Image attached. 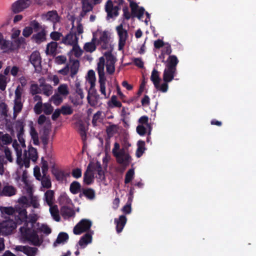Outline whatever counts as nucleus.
Wrapping results in <instances>:
<instances>
[{
  "label": "nucleus",
  "instance_id": "obj_1",
  "mask_svg": "<svg viewBox=\"0 0 256 256\" xmlns=\"http://www.w3.org/2000/svg\"><path fill=\"white\" fill-rule=\"evenodd\" d=\"M28 219V220H26L24 225L20 228L22 236L32 244L35 246H40V242L38 230L34 228L38 220L37 216L36 214L30 215Z\"/></svg>",
  "mask_w": 256,
  "mask_h": 256
},
{
  "label": "nucleus",
  "instance_id": "obj_2",
  "mask_svg": "<svg viewBox=\"0 0 256 256\" xmlns=\"http://www.w3.org/2000/svg\"><path fill=\"white\" fill-rule=\"evenodd\" d=\"M16 163L22 168L24 166L26 168L30 166V160L33 162H36L38 158V154L37 150L32 147L31 145L28 146V152L24 150V158H22V149L16 148Z\"/></svg>",
  "mask_w": 256,
  "mask_h": 256
},
{
  "label": "nucleus",
  "instance_id": "obj_3",
  "mask_svg": "<svg viewBox=\"0 0 256 256\" xmlns=\"http://www.w3.org/2000/svg\"><path fill=\"white\" fill-rule=\"evenodd\" d=\"M120 148L119 144L118 142H115L114 148L112 150V154L116 158L118 163L122 165L124 167H126L129 166L132 160V158L124 149L120 150L119 152H118Z\"/></svg>",
  "mask_w": 256,
  "mask_h": 256
},
{
  "label": "nucleus",
  "instance_id": "obj_4",
  "mask_svg": "<svg viewBox=\"0 0 256 256\" xmlns=\"http://www.w3.org/2000/svg\"><path fill=\"white\" fill-rule=\"evenodd\" d=\"M92 226V222L88 219H82L74 227L73 232L74 234L80 235L83 232L90 231Z\"/></svg>",
  "mask_w": 256,
  "mask_h": 256
},
{
  "label": "nucleus",
  "instance_id": "obj_5",
  "mask_svg": "<svg viewBox=\"0 0 256 256\" xmlns=\"http://www.w3.org/2000/svg\"><path fill=\"white\" fill-rule=\"evenodd\" d=\"M16 228V224L12 220L8 219L0 222V235L7 236L12 234Z\"/></svg>",
  "mask_w": 256,
  "mask_h": 256
},
{
  "label": "nucleus",
  "instance_id": "obj_6",
  "mask_svg": "<svg viewBox=\"0 0 256 256\" xmlns=\"http://www.w3.org/2000/svg\"><path fill=\"white\" fill-rule=\"evenodd\" d=\"M116 30L119 38L118 50H122L124 49L126 40L128 38V33L127 30L123 28L122 24L116 26Z\"/></svg>",
  "mask_w": 256,
  "mask_h": 256
},
{
  "label": "nucleus",
  "instance_id": "obj_7",
  "mask_svg": "<svg viewBox=\"0 0 256 256\" xmlns=\"http://www.w3.org/2000/svg\"><path fill=\"white\" fill-rule=\"evenodd\" d=\"M120 8L118 6H114L112 2L108 0L105 6V10L107 12V19L112 18L118 16V11Z\"/></svg>",
  "mask_w": 256,
  "mask_h": 256
},
{
  "label": "nucleus",
  "instance_id": "obj_8",
  "mask_svg": "<svg viewBox=\"0 0 256 256\" xmlns=\"http://www.w3.org/2000/svg\"><path fill=\"white\" fill-rule=\"evenodd\" d=\"M31 3V0H18L12 4V10L14 14H18L28 8Z\"/></svg>",
  "mask_w": 256,
  "mask_h": 256
},
{
  "label": "nucleus",
  "instance_id": "obj_9",
  "mask_svg": "<svg viewBox=\"0 0 256 256\" xmlns=\"http://www.w3.org/2000/svg\"><path fill=\"white\" fill-rule=\"evenodd\" d=\"M15 220L16 222H14L17 224H20L23 222H25L26 220L28 219L27 212L25 208L22 207H18L16 208L15 210Z\"/></svg>",
  "mask_w": 256,
  "mask_h": 256
},
{
  "label": "nucleus",
  "instance_id": "obj_10",
  "mask_svg": "<svg viewBox=\"0 0 256 256\" xmlns=\"http://www.w3.org/2000/svg\"><path fill=\"white\" fill-rule=\"evenodd\" d=\"M94 175L92 168V164L90 162L84 174L83 182L86 185H90L94 182Z\"/></svg>",
  "mask_w": 256,
  "mask_h": 256
},
{
  "label": "nucleus",
  "instance_id": "obj_11",
  "mask_svg": "<svg viewBox=\"0 0 256 256\" xmlns=\"http://www.w3.org/2000/svg\"><path fill=\"white\" fill-rule=\"evenodd\" d=\"M30 61L36 70L42 69V58L38 51L35 50L32 53L30 56Z\"/></svg>",
  "mask_w": 256,
  "mask_h": 256
},
{
  "label": "nucleus",
  "instance_id": "obj_12",
  "mask_svg": "<svg viewBox=\"0 0 256 256\" xmlns=\"http://www.w3.org/2000/svg\"><path fill=\"white\" fill-rule=\"evenodd\" d=\"M94 231L90 230L86 232L80 239L78 244L81 248H85L88 244L92 242Z\"/></svg>",
  "mask_w": 256,
  "mask_h": 256
},
{
  "label": "nucleus",
  "instance_id": "obj_13",
  "mask_svg": "<svg viewBox=\"0 0 256 256\" xmlns=\"http://www.w3.org/2000/svg\"><path fill=\"white\" fill-rule=\"evenodd\" d=\"M130 7L131 8L132 15V17H137L139 20H140L144 12V8L143 7H140L139 9L138 4L132 2H130Z\"/></svg>",
  "mask_w": 256,
  "mask_h": 256
},
{
  "label": "nucleus",
  "instance_id": "obj_14",
  "mask_svg": "<svg viewBox=\"0 0 256 256\" xmlns=\"http://www.w3.org/2000/svg\"><path fill=\"white\" fill-rule=\"evenodd\" d=\"M16 250L22 252L28 256H35L37 252L38 248L26 246H18L16 247Z\"/></svg>",
  "mask_w": 256,
  "mask_h": 256
},
{
  "label": "nucleus",
  "instance_id": "obj_15",
  "mask_svg": "<svg viewBox=\"0 0 256 256\" xmlns=\"http://www.w3.org/2000/svg\"><path fill=\"white\" fill-rule=\"evenodd\" d=\"M78 38L75 33L70 32L62 39V42L70 46H74L78 43Z\"/></svg>",
  "mask_w": 256,
  "mask_h": 256
},
{
  "label": "nucleus",
  "instance_id": "obj_16",
  "mask_svg": "<svg viewBox=\"0 0 256 256\" xmlns=\"http://www.w3.org/2000/svg\"><path fill=\"white\" fill-rule=\"evenodd\" d=\"M32 41L37 44H40L46 40V31L42 28L40 32L34 34L31 38Z\"/></svg>",
  "mask_w": 256,
  "mask_h": 256
},
{
  "label": "nucleus",
  "instance_id": "obj_17",
  "mask_svg": "<svg viewBox=\"0 0 256 256\" xmlns=\"http://www.w3.org/2000/svg\"><path fill=\"white\" fill-rule=\"evenodd\" d=\"M52 174L54 176L56 179L60 182L66 180L67 177L70 176V173L65 172L64 170L57 168H54L52 170Z\"/></svg>",
  "mask_w": 256,
  "mask_h": 256
},
{
  "label": "nucleus",
  "instance_id": "obj_18",
  "mask_svg": "<svg viewBox=\"0 0 256 256\" xmlns=\"http://www.w3.org/2000/svg\"><path fill=\"white\" fill-rule=\"evenodd\" d=\"M12 136L8 134H4L2 132H0V150H2L3 148H5L4 146L10 144L12 142Z\"/></svg>",
  "mask_w": 256,
  "mask_h": 256
},
{
  "label": "nucleus",
  "instance_id": "obj_19",
  "mask_svg": "<svg viewBox=\"0 0 256 256\" xmlns=\"http://www.w3.org/2000/svg\"><path fill=\"white\" fill-rule=\"evenodd\" d=\"M16 189L8 184L5 185L0 193L1 196H11L16 194Z\"/></svg>",
  "mask_w": 256,
  "mask_h": 256
},
{
  "label": "nucleus",
  "instance_id": "obj_20",
  "mask_svg": "<svg viewBox=\"0 0 256 256\" xmlns=\"http://www.w3.org/2000/svg\"><path fill=\"white\" fill-rule=\"evenodd\" d=\"M176 70L166 68L163 74L164 81L166 82L172 81L176 75Z\"/></svg>",
  "mask_w": 256,
  "mask_h": 256
},
{
  "label": "nucleus",
  "instance_id": "obj_21",
  "mask_svg": "<svg viewBox=\"0 0 256 256\" xmlns=\"http://www.w3.org/2000/svg\"><path fill=\"white\" fill-rule=\"evenodd\" d=\"M127 218L124 215H121L118 218L114 219V222L116 224V230L118 233L122 232L124 226L126 224Z\"/></svg>",
  "mask_w": 256,
  "mask_h": 256
},
{
  "label": "nucleus",
  "instance_id": "obj_22",
  "mask_svg": "<svg viewBox=\"0 0 256 256\" xmlns=\"http://www.w3.org/2000/svg\"><path fill=\"white\" fill-rule=\"evenodd\" d=\"M109 37L108 32L106 31L103 32L100 37L98 42L101 44L103 50H106L108 48Z\"/></svg>",
  "mask_w": 256,
  "mask_h": 256
},
{
  "label": "nucleus",
  "instance_id": "obj_23",
  "mask_svg": "<svg viewBox=\"0 0 256 256\" xmlns=\"http://www.w3.org/2000/svg\"><path fill=\"white\" fill-rule=\"evenodd\" d=\"M44 200L48 206L53 205L55 201L54 191L50 190H47L44 193Z\"/></svg>",
  "mask_w": 256,
  "mask_h": 256
},
{
  "label": "nucleus",
  "instance_id": "obj_24",
  "mask_svg": "<svg viewBox=\"0 0 256 256\" xmlns=\"http://www.w3.org/2000/svg\"><path fill=\"white\" fill-rule=\"evenodd\" d=\"M43 16H45L47 20L50 21L54 24L58 22L60 20L58 14L55 10L48 11Z\"/></svg>",
  "mask_w": 256,
  "mask_h": 256
},
{
  "label": "nucleus",
  "instance_id": "obj_25",
  "mask_svg": "<svg viewBox=\"0 0 256 256\" xmlns=\"http://www.w3.org/2000/svg\"><path fill=\"white\" fill-rule=\"evenodd\" d=\"M12 43L10 40H7L4 39L2 34L0 33V48L4 50V52H6L8 50H12Z\"/></svg>",
  "mask_w": 256,
  "mask_h": 256
},
{
  "label": "nucleus",
  "instance_id": "obj_26",
  "mask_svg": "<svg viewBox=\"0 0 256 256\" xmlns=\"http://www.w3.org/2000/svg\"><path fill=\"white\" fill-rule=\"evenodd\" d=\"M166 62V68L176 70V66L178 63V60L175 55L169 56Z\"/></svg>",
  "mask_w": 256,
  "mask_h": 256
},
{
  "label": "nucleus",
  "instance_id": "obj_27",
  "mask_svg": "<svg viewBox=\"0 0 256 256\" xmlns=\"http://www.w3.org/2000/svg\"><path fill=\"white\" fill-rule=\"evenodd\" d=\"M82 196H85L88 200H93L96 197V192L92 188H83L82 193L79 194V196L82 198Z\"/></svg>",
  "mask_w": 256,
  "mask_h": 256
},
{
  "label": "nucleus",
  "instance_id": "obj_28",
  "mask_svg": "<svg viewBox=\"0 0 256 256\" xmlns=\"http://www.w3.org/2000/svg\"><path fill=\"white\" fill-rule=\"evenodd\" d=\"M60 212L62 217L66 218H68L75 214L74 210L66 206H63L60 208Z\"/></svg>",
  "mask_w": 256,
  "mask_h": 256
},
{
  "label": "nucleus",
  "instance_id": "obj_29",
  "mask_svg": "<svg viewBox=\"0 0 256 256\" xmlns=\"http://www.w3.org/2000/svg\"><path fill=\"white\" fill-rule=\"evenodd\" d=\"M105 60L104 57H100L99 58V62L98 63L97 70L98 74V78H105L104 68Z\"/></svg>",
  "mask_w": 256,
  "mask_h": 256
},
{
  "label": "nucleus",
  "instance_id": "obj_30",
  "mask_svg": "<svg viewBox=\"0 0 256 256\" xmlns=\"http://www.w3.org/2000/svg\"><path fill=\"white\" fill-rule=\"evenodd\" d=\"M92 168L94 170V172L96 170L97 172L98 176L96 177L100 180H104L106 178L104 172L102 170L101 164L100 162H97L96 164L95 167H92Z\"/></svg>",
  "mask_w": 256,
  "mask_h": 256
},
{
  "label": "nucleus",
  "instance_id": "obj_31",
  "mask_svg": "<svg viewBox=\"0 0 256 256\" xmlns=\"http://www.w3.org/2000/svg\"><path fill=\"white\" fill-rule=\"evenodd\" d=\"M22 181L24 182L26 188L27 192L30 194H32V188L28 179V173L26 170L23 172L22 178Z\"/></svg>",
  "mask_w": 256,
  "mask_h": 256
},
{
  "label": "nucleus",
  "instance_id": "obj_32",
  "mask_svg": "<svg viewBox=\"0 0 256 256\" xmlns=\"http://www.w3.org/2000/svg\"><path fill=\"white\" fill-rule=\"evenodd\" d=\"M150 80L153 82L155 88H158V84H160L161 79L160 77L159 72L155 68H154L152 72Z\"/></svg>",
  "mask_w": 256,
  "mask_h": 256
},
{
  "label": "nucleus",
  "instance_id": "obj_33",
  "mask_svg": "<svg viewBox=\"0 0 256 256\" xmlns=\"http://www.w3.org/2000/svg\"><path fill=\"white\" fill-rule=\"evenodd\" d=\"M80 67V62L78 60H72V64L70 68V76L71 78H74L77 74Z\"/></svg>",
  "mask_w": 256,
  "mask_h": 256
},
{
  "label": "nucleus",
  "instance_id": "obj_34",
  "mask_svg": "<svg viewBox=\"0 0 256 256\" xmlns=\"http://www.w3.org/2000/svg\"><path fill=\"white\" fill-rule=\"evenodd\" d=\"M96 42V38L94 36L90 42H86L84 44V50L87 52H94L96 48L95 44Z\"/></svg>",
  "mask_w": 256,
  "mask_h": 256
},
{
  "label": "nucleus",
  "instance_id": "obj_35",
  "mask_svg": "<svg viewBox=\"0 0 256 256\" xmlns=\"http://www.w3.org/2000/svg\"><path fill=\"white\" fill-rule=\"evenodd\" d=\"M58 48V43L52 42L48 44L46 52L47 54H56Z\"/></svg>",
  "mask_w": 256,
  "mask_h": 256
},
{
  "label": "nucleus",
  "instance_id": "obj_36",
  "mask_svg": "<svg viewBox=\"0 0 256 256\" xmlns=\"http://www.w3.org/2000/svg\"><path fill=\"white\" fill-rule=\"evenodd\" d=\"M50 206V212L53 218L56 222L60 220V216L59 214V210L56 205Z\"/></svg>",
  "mask_w": 256,
  "mask_h": 256
},
{
  "label": "nucleus",
  "instance_id": "obj_37",
  "mask_svg": "<svg viewBox=\"0 0 256 256\" xmlns=\"http://www.w3.org/2000/svg\"><path fill=\"white\" fill-rule=\"evenodd\" d=\"M25 39L22 37L18 38H16L13 42H12V50H15L18 49L22 44H25Z\"/></svg>",
  "mask_w": 256,
  "mask_h": 256
},
{
  "label": "nucleus",
  "instance_id": "obj_38",
  "mask_svg": "<svg viewBox=\"0 0 256 256\" xmlns=\"http://www.w3.org/2000/svg\"><path fill=\"white\" fill-rule=\"evenodd\" d=\"M58 202L60 205L66 206L72 203L71 199L66 194L64 193L60 196L58 198Z\"/></svg>",
  "mask_w": 256,
  "mask_h": 256
},
{
  "label": "nucleus",
  "instance_id": "obj_39",
  "mask_svg": "<svg viewBox=\"0 0 256 256\" xmlns=\"http://www.w3.org/2000/svg\"><path fill=\"white\" fill-rule=\"evenodd\" d=\"M58 93L62 96H66L70 93L68 86L66 84H61L58 88Z\"/></svg>",
  "mask_w": 256,
  "mask_h": 256
},
{
  "label": "nucleus",
  "instance_id": "obj_40",
  "mask_svg": "<svg viewBox=\"0 0 256 256\" xmlns=\"http://www.w3.org/2000/svg\"><path fill=\"white\" fill-rule=\"evenodd\" d=\"M145 142L143 140H139L138 142V148L136 151V156L140 158L145 150Z\"/></svg>",
  "mask_w": 256,
  "mask_h": 256
},
{
  "label": "nucleus",
  "instance_id": "obj_41",
  "mask_svg": "<svg viewBox=\"0 0 256 256\" xmlns=\"http://www.w3.org/2000/svg\"><path fill=\"white\" fill-rule=\"evenodd\" d=\"M81 185L80 183L77 181H74L71 183L70 186V192L72 194H76L80 192Z\"/></svg>",
  "mask_w": 256,
  "mask_h": 256
},
{
  "label": "nucleus",
  "instance_id": "obj_42",
  "mask_svg": "<svg viewBox=\"0 0 256 256\" xmlns=\"http://www.w3.org/2000/svg\"><path fill=\"white\" fill-rule=\"evenodd\" d=\"M93 6L91 4V2L88 0H82V10L84 14H86L88 12L92 10Z\"/></svg>",
  "mask_w": 256,
  "mask_h": 256
},
{
  "label": "nucleus",
  "instance_id": "obj_43",
  "mask_svg": "<svg viewBox=\"0 0 256 256\" xmlns=\"http://www.w3.org/2000/svg\"><path fill=\"white\" fill-rule=\"evenodd\" d=\"M23 107V104L22 100H14V114L16 116V114L20 113Z\"/></svg>",
  "mask_w": 256,
  "mask_h": 256
},
{
  "label": "nucleus",
  "instance_id": "obj_44",
  "mask_svg": "<svg viewBox=\"0 0 256 256\" xmlns=\"http://www.w3.org/2000/svg\"><path fill=\"white\" fill-rule=\"evenodd\" d=\"M106 78H98V82L100 84V91L103 94L105 98H108L106 92Z\"/></svg>",
  "mask_w": 256,
  "mask_h": 256
},
{
  "label": "nucleus",
  "instance_id": "obj_45",
  "mask_svg": "<svg viewBox=\"0 0 256 256\" xmlns=\"http://www.w3.org/2000/svg\"><path fill=\"white\" fill-rule=\"evenodd\" d=\"M41 184L42 187L50 188L52 187V182L50 178L46 175H43L41 178Z\"/></svg>",
  "mask_w": 256,
  "mask_h": 256
},
{
  "label": "nucleus",
  "instance_id": "obj_46",
  "mask_svg": "<svg viewBox=\"0 0 256 256\" xmlns=\"http://www.w3.org/2000/svg\"><path fill=\"white\" fill-rule=\"evenodd\" d=\"M51 102L56 106L60 105L63 101V98L62 96L56 93L50 98Z\"/></svg>",
  "mask_w": 256,
  "mask_h": 256
},
{
  "label": "nucleus",
  "instance_id": "obj_47",
  "mask_svg": "<svg viewBox=\"0 0 256 256\" xmlns=\"http://www.w3.org/2000/svg\"><path fill=\"white\" fill-rule=\"evenodd\" d=\"M104 55L106 58V64H115L116 61V59L112 55V51H108L105 52Z\"/></svg>",
  "mask_w": 256,
  "mask_h": 256
},
{
  "label": "nucleus",
  "instance_id": "obj_48",
  "mask_svg": "<svg viewBox=\"0 0 256 256\" xmlns=\"http://www.w3.org/2000/svg\"><path fill=\"white\" fill-rule=\"evenodd\" d=\"M88 82L92 85V87L95 86V82L96 78L94 72L91 70H88Z\"/></svg>",
  "mask_w": 256,
  "mask_h": 256
},
{
  "label": "nucleus",
  "instance_id": "obj_49",
  "mask_svg": "<svg viewBox=\"0 0 256 256\" xmlns=\"http://www.w3.org/2000/svg\"><path fill=\"white\" fill-rule=\"evenodd\" d=\"M102 112L100 110L98 111L96 114H94L92 120V124L94 126H96L98 122H101L102 118H100L102 116Z\"/></svg>",
  "mask_w": 256,
  "mask_h": 256
},
{
  "label": "nucleus",
  "instance_id": "obj_50",
  "mask_svg": "<svg viewBox=\"0 0 256 256\" xmlns=\"http://www.w3.org/2000/svg\"><path fill=\"white\" fill-rule=\"evenodd\" d=\"M100 98V96L98 94L92 96V98H90V96H87L88 102L92 106H96Z\"/></svg>",
  "mask_w": 256,
  "mask_h": 256
},
{
  "label": "nucleus",
  "instance_id": "obj_51",
  "mask_svg": "<svg viewBox=\"0 0 256 256\" xmlns=\"http://www.w3.org/2000/svg\"><path fill=\"white\" fill-rule=\"evenodd\" d=\"M24 92V88L20 85L18 86L14 91V100H22V96Z\"/></svg>",
  "mask_w": 256,
  "mask_h": 256
},
{
  "label": "nucleus",
  "instance_id": "obj_52",
  "mask_svg": "<svg viewBox=\"0 0 256 256\" xmlns=\"http://www.w3.org/2000/svg\"><path fill=\"white\" fill-rule=\"evenodd\" d=\"M68 239V235L64 232H60L56 240V242L58 244H60L66 242Z\"/></svg>",
  "mask_w": 256,
  "mask_h": 256
},
{
  "label": "nucleus",
  "instance_id": "obj_53",
  "mask_svg": "<svg viewBox=\"0 0 256 256\" xmlns=\"http://www.w3.org/2000/svg\"><path fill=\"white\" fill-rule=\"evenodd\" d=\"M134 172L133 169L129 170L126 173L124 178V183L126 184L130 182L134 178Z\"/></svg>",
  "mask_w": 256,
  "mask_h": 256
},
{
  "label": "nucleus",
  "instance_id": "obj_54",
  "mask_svg": "<svg viewBox=\"0 0 256 256\" xmlns=\"http://www.w3.org/2000/svg\"><path fill=\"white\" fill-rule=\"evenodd\" d=\"M0 210L1 212L3 214H6L8 215L14 214L16 209L12 207H0Z\"/></svg>",
  "mask_w": 256,
  "mask_h": 256
},
{
  "label": "nucleus",
  "instance_id": "obj_55",
  "mask_svg": "<svg viewBox=\"0 0 256 256\" xmlns=\"http://www.w3.org/2000/svg\"><path fill=\"white\" fill-rule=\"evenodd\" d=\"M6 77L0 74V90L2 91H4L6 87L7 80Z\"/></svg>",
  "mask_w": 256,
  "mask_h": 256
},
{
  "label": "nucleus",
  "instance_id": "obj_56",
  "mask_svg": "<svg viewBox=\"0 0 256 256\" xmlns=\"http://www.w3.org/2000/svg\"><path fill=\"white\" fill-rule=\"evenodd\" d=\"M30 26L32 28V31L38 32L40 30H42V26L40 23L36 20H33L30 22Z\"/></svg>",
  "mask_w": 256,
  "mask_h": 256
},
{
  "label": "nucleus",
  "instance_id": "obj_57",
  "mask_svg": "<svg viewBox=\"0 0 256 256\" xmlns=\"http://www.w3.org/2000/svg\"><path fill=\"white\" fill-rule=\"evenodd\" d=\"M72 50L74 53V55L76 58H79L82 54V50L80 49V47L78 46V43L72 46Z\"/></svg>",
  "mask_w": 256,
  "mask_h": 256
},
{
  "label": "nucleus",
  "instance_id": "obj_58",
  "mask_svg": "<svg viewBox=\"0 0 256 256\" xmlns=\"http://www.w3.org/2000/svg\"><path fill=\"white\" fill-rule=\"evenodd\" d=\"M78 132L82 140H85L86 138V133L85 126L84 124H80L78 127Z\"/></svg>",
  "mask_w": 256,
  "mask_h": 256
},
{
  "label": "nucleus",
  "instance_id": "obj_59",
  "mask_svg": "<svg viewBox=\"0 0 256 256\" xmlns=\"http://www.w3.org/2000/svg\"><path fill=\"white\" fill-rule=\"evenodd\" d=\"M60 110L64 115H70L73 112V110L70 106H62Z\"/></svg>",
  "mask_w": 256,
  "mask_h": 256
},
{
  "label": "nucleus",
  "instance_id": "obj_60",
  "mask_svg": "<svg viewBox=\"0 0 256 256\" xmlns=\"http://www.w3.org/2000/svg\"><path fill=\"white\" fill-rule=\"evenodd\" d=\"M24 120H18L16 122L15 128L16 130H23L24 126Z\"/></svg>",
  "mask_w": 256,
  "mask_h": 256
},
{
  "label": "nucleus",
  "instance_id": "obj_61",
  "mask_svg": "<svg viewBox=\"0 0 256 256\" xmlns=\"http://www.w3.org/2000/svg\"><path fill=\"white\" fill-rule=\"evenodd\" d=\"M40 90L37 84H32L30 86V93L32 96L40 93Z\"/></svg>",
  "mask_w": 256,
  "mask_h": 256
},
{
  "label": "nucleus",
  "instance_id": "obj_62",
  "mask_svg": "<svg viewBox=\"0 0 256 256\" xmlns=\"http://www.w3.org/2000/svg\"><path fill=\"white\" fill-rule=\"evenodd\" d=\"M116 125L112 124L106 127V132L108 135L112 136L116 132Z\"/></svg>",
  "mask_w": 256,
  "mask_h": 256
},
{
  "label": "nucleus",
  "instance_id": "obj_63",
  "mask_svg": "<svg viewBox=\"0 0 256 256\" xmlns=\"http://www.w3.org/2000/svg\"><path fill=\"white\" fill-rule=\"evenodd\" d=\"M42 92L44 95L48 96L52 92V88L50 85L46 84L42 88Z\"/></svg>",
  "mask_w": 256,
  "mask_h": 256
},
{
  "label": "nucleus",
  "instance_id": "obj_64",
  "mask_svg": "<svg viewBox=\"0 0 256 256\" xmlns=\"http://www.w3.org/2000/svg\"><path fill=\"white\" fill-rule=\"evenodd\" d=\"M43 106L44 109L42 110L45 114H50L53 111V108L52 106L50 104L48 103H44Z\"/></svg>",
  "mask_w": 256,
  "mask_h": 256
}]
</instances>
